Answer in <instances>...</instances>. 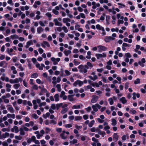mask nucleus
<instances>
[{
  "label": "nucleus",
  "mask_w": 146,
  "mask_h": 146,
  "mask_svg": "<svg viewBox=\"0 0 146 146\" xmlns=\"http://www.w3.org/2000/svg\"><path fill=\"white\" fill-rule=\"evenodd\" d=\"M95 56L98 59H99L100 58L106 57V52H104L102 54L97 53L95 54Z\"/></svg>",
  "instance_id": "f257e3e1"
},
{
  "label": "nucleus",
  "mask_w": 146,
  "mask_h": 146,
  "mask_svg": "<svg viewBox=\"0 0 146 146\" xmlns=\"http://www.w3.org/2000/svg\"><path fill=\"white\" fill-rule=\"evenodd\" d=\"M83 84V82L79 80H77L75 81L73 84V85L74 86H76L77 85L80 86H81Z\"/></svg>",
  "instance_id": "f03ea898"
},
{
  "label": "nucleus",
  "mask_w": 146,
  "mask_h": 146,
  "mask_svg": "<svg viewBox=\"0 0 146 146\" xmlns=\"http://www.w3.org/2000/svg\"><path fill=\"white\" fill-rule=\"evenodd\" d=\"M51 60L53 62V64L54 65L57 64L58 62L60 61V58H56L54 57H51Z\"/></svg>",
  "instance_id": "7ed1b4c3"
},
{
  "label": "nucleus",
  "mask_w": 146,
  "mask_h": 146,
  "mask_svg": "<svg viewBox=\"0 0 146 146\" xmlns=\"http://www.w3.org/2000/svg\"><path fill=\"white\" fill-rule=\"evenodd\" d=\"M97 47L99 50V52H100L101 51H106L107 49L106 47L102 45L98 46Z\"/></svg>",
  "instance_id": "20e7f679"
},
{
  "label": "nucleus",
  "mask_w": 146,
  "mask_h": 146,
  "mask_svg": "<svg viewBox=\"0 0 146 146\" xmlns=\"http://www.w3.org/2000/svg\"><path fill=\"white\" fill-rule=\"evenodd\" d=\"M40 134H39L36 135L37 138L38 139H40V137H42L43 135L45 133L43 129L40 131Z\"/></svg>",
  "instance_id": "39448f33"
},
{
  "label": "nucleus",
  "mask_w": 146,
  "mask_h": 146,
  "mask_svg": "<svg viewBox=\"0 0 146 146\" xmlns=\"http://www.w3.org/2000/svg\"><path fill=\"white\" fill-rule=\"evenodd\" d=\"M98 99V97L94 96H92V98L91 100V102L92 103H94L96 102Z\"/></svg>",
  "instance_id": "423d86ee"
},
{
  "label": "nucleus",
  "mask_w": 146,
  "mask_h": 146,
  "mask_svg": "<svg viewBox=\"0 0 146 146\" xmlns=\"http://www.w3.org/2000/svg\"><path fill=\"white\" fill-rule=\"evenodd\" d=\"M41 46L43 48H45L46 46L49 47L50 45L48 42L46 41H44L41 44Z\"/></svg>",
  "instance_id": "0eeeda50"
},
{
  "label": "nucleus",
  "mask_w": 146,
  "mask_h": 146,
  "mask_svg": "<svg viewBox=\"0 0 146 146\" xmlns=\"http://www.w3.org/2000/svg\"><path fill=\"white\" fill-rule=\"evenodd\" d=\"M11 131L12 132H15V133H17L19 131L18 127L16 126H14L11 129Z\"/></svg>",
  "instance_id": "6e6552de"
},
{
  "label": "nucleus",
  "mask_w": 146,
  "mask_h": 146,
  "mask_svg": "<svg viewBox=\"0 0 146 146\" xmlns=\"http://www.w3.org/2000/svg\"><path fill=\"white\" fill-rule=\"evenodd\" d=\"M82 106L81 104L78 105H75L72 106V108L73 109H80L81 108V106Z\"/></svg>",
  "instance_id": "1a4fd4ad"
},
{
  "label": "nucleus",
  "mask_w": 146,
  "mask_h": 146,
  "mask_svg": "<svg viewBox=\"0 0 146 146\" xmlns=\"http://www.w3.org/2000/svg\"><path fill=\"white\" fill-rule=\"evenodd\" d=\"M114 39V38H113L111 36H109L108 37H106L104 39V40L106 42H107L110 40H113Z\"/></svg>",
  "instance_id": "9d476101"
},
{
  "label": "nucleus",
  "mask_w": 146,
  "mask_h": 146,
  "mask_svg": "<svg viewBox=\"0 0 146 146\" xmlns=\"http://www.w3.org/2000/svg\"><path fill=\"white\" fill-rule=\"evenodd\" d=\"M8 106L9 107L7 108V110L11 113H14V110L12 106L9 105H7V107Z\"/></svg>",
  "instance_id": "9b49d317"
},
{
  "label": "nucleus",
  "mask_w": 146,
  "mask_h": 146,
  "mask_svg": "<svg viewBox=\"0 0 146 146\" xmlns=\"http://www.w3.org/2000/svg\"><path fill=\"white\" fill-rule=\"evenodd\" d=\"M54 23L55 25L58 26L60 27H61L62 26V24L59 22L57 19H55L54 20Z\"/></svg>",
  "instance_id": "f8f14e48"
},
{
  "label": "nucleus",
  "mask_w": 146,
  "mask_h": 146,
  "mask_svg": "<svg viewBox=\"0 0 146 146\" xmlns=\"http://www.w3.org/2000/svg\"><path fill=\"white\" fill-rule=\"evenodd\" d=\"M9 135V133L5 132L0 137V139H2L3 138L5 139L6 137H8Z\"/></svg>",
  "instance_id": "ddd939ff"
},
{
  "label": "nucleus",
  "mask_w": 146,
  "mask_h": 146,
  "mask_svg": "<svg viewBox=\"0 0 146 146\" xmlns=\"http://www.w3.org/2000/svg\"><path fill=\"white\" fill-rule=\"evenodd\" d=\"M7 64L5 61H3L0 62V66L3 68H5L7 67Z\"/></svg>",
  "instance_id": "4468645a"
},
{
  "label": "nucleus",
  "mask_w": 146,
  "mask_h": 146,
  "mask_svg": "<svg viewBox=\"0 0 146 146\" xmlns=\"http://www.w3.org/2000/svg\"><path fill=\"white\" fill-rule=\"evenodd\" d=\"M41 4L40 2L39 1H37L35 2L34 5H33V7L35 8L37 7V5H39Z\"/></svg>",
  "instance_id": "2eb2a0df"
},
{
  "label": "nucleus",
  "mask_w": 146,
  "mask_h": 146,
  "mask_svg": "<svg viewBox=\"0 0 146 146\" xmlns=\"http://www.w3.org/2000/svg\"><path fill=\"white\" fill-rule=\"evenodd\" d=\"M54 100L56 102H58L59 100V95L58 94H56L54 96Z\"/></svg>",
  "instance_id": "dca6fc26"
},
{
  "label": "nucleus",
  "mask_w": 146,
  "mask_h": 146,
  "mask_svg": "<svg viewBox=\"0 0 146 146\" xmlns=\"http://www.w3.org/2000/svg\"><path fill=\"white\" fill-rule=\"evenodd\" d=\"M13 51V49L11 48L10 49L8 48L7 49V52L8 54L10 56H12L13 54H12L11 53Z\"/></svg>",
  "instance_id": "f3484780"
},
{
  "label": "nucleus",
  "mask_w": 146,
  "mask_h": 146,
  "mask_svg": "<svg viewBox=\"0 0 146 146\" xmlns=\"http://www.w3.org/2000/svg\"><path fill=\"white\" fill-rule=\"evenodd\" d=\"M96 29L99 30H102V31H104V28L102 27V26H100L99 24H97L96 25Z\"/></svg>",
  "instance_id": "a211bd4d"
},
{
  "label": "nucleus",
  "mask_w": 146,
  "mask_h": 146,
  "mask_svg": "<svg viewBox=\"0 0 146 146\" xmlns=\"http://www.w3.org/2000/svg\"><path fill=\"white\" fill-rule=\"evenodd\" d=\"M119 100L121 103L123 104H125L126 103L127 100L125 97H123L119 99Z\"/></svg>",
  "instance_id": "6ab92c4d"
},
{
  "label": "nucleus",
  "mask_w": 146,
  "mask_h": 146,
  "mask_svg": "<svg viewBox=\"0 0 146 146\" xmlns=\"http://www.w3.org/2000/svg\"><path fill=\"white\" fill-rule=\"evenodd\" d=\"M73 76L74 78L81 79L82 78V76L78 74H73Z\"/></svg>",
  "instance_id": "aec40b11"
},
{
  "label": "nucleus",
  "mask_w": 146,
  "mask_h": 146,
  "mask_svg": "<svg viewBox=\"0 0 146 146\" xmlns=\"http://www.w3.org/2000/svg\"><path fill=\"white\" fill-rule=\"evenodd\" d=\"M111 125L113 126H115L117 125V122L116 120L114 118H112L111 119Z\"/></svg>",
  "instance_id": "412c9836"
},
{
  "label": "nucleus",
  "mask_w": 146,
  "mask_h": 146,
  "mask_svg": "<svg viewBox=\"0 0 146 146\" xmlns=\"http://www.w3.org/2000/svg\"><path fill=\"white\" fill-rule=\"evenodd\" d=\"M63 22L64 23H66L70 22V20L69 18H64L63 19Z\"/></svg>",
  "instance_id": "4be33fe9"
},
{
  "label": "nucleus",
  "mask_w": 146,
  "mask_h": 146,
  "mask_svg": "<svg viewBox=\"0 0 146 146\" xmlns=\"http://www.w3.org/2000/svg\"><path fill=\"white\" fill-rule=\"evenodd\" d=\"M11 70L13 71V73L14 74H16L17 73V71L16 70L15 67L13 66H12L11 67Z\"/></svg>",
  "instance_id": "5701e85b"
},
{
  "label": "nucleus",
  "mask_w": 146,
  "mask_h": 146,
  "mask_svg": "<svg viewBox=\"0 0 146 146\" xmlns=\"http://www.w3.org/2000/svg\"><path fill=\"white\" fill-rule=\"evenodd\" d=\"M74 95H69L68 96V100L70 102H72L74 101V98L73 96H74Z\"/></svg>",
  "instance_id": "b1692460"
},
{
  "label": "nucleus",
  "mask_w": 146,
  "mask_h": 146,
  "mask_svg": "<svg viewBox=\"0 0 146 146\" xmlns=\"http://www.w3.org/2000/svg\"><path fill=\"white\" fill-rule=\"evenodd\" d=\"M19 131H20V135L23 136L25 135V133L23 128H20Z\"/></svg>",
  "instance_id": "393cba45"
},
{
  "label": "nucleus",
  "mask_w": 146,
  "mask_h": 146,
  "mask_svg": "<svg viewBox=\"0 0 146 146\" xmlns=\"http://www.w3.org/2000/svg\"><path fill=\"white\" fill-rule=\"evenodd\" d=\"M43 29L41 27H38L37 29V31L38 33L40 34L41 32H43Z\"/></svg>",
  "instance_id": "a878e982"
},
{
  "label": "nucleus",
  "mask_w": 146,
  "mask_h": 146,
  "mask_svg": "<svg viewBox=\"0 0 146 146\" xmlns=\"http://www.w3.org/2000/svg\"><path fill=\"white\" fill-rule=\"evenodd\" d=\"M88 77L91 80L93 81L95 80L98 78V76L96 75H94L93 77L92 76H88Z\"/></svg>",
  "instance_id": "bb28decb"
},
{
  "label": "nucleus",
  "mask_w": 146,
  "mask_h": 146,
  "mask_svg": "<svg viewBox=\"0 0 146 146\" xmlns=\"http://www.w3.org/2000/svg\"><path fill=\"white\" fill-rule=\"evenodd\" d=\"M10 38L11 39H18V36L16 34L11 35L10 36Z\"/></svg>",
  "instance_id": "cd10ccee"
},
{
  "label": "nucleus",
  "mask_w": 146,
  "mask_h": 146,
  "mask_svg": "<svg viewBox=\"0 0 146 146\" xmlns=\"http://www.w3.org/2000/svg\"><path fill=\"white\" fill-rule=\"evenodd\" d=\"M88 69V66L87 65H85L84 67L82 68V70L83 71L84 73H86L87 72V69Z\"/></svg>",
  "instance_id": "c85d7f7f"
},
{
  "label": "nucleus",
  "mask_w": 146,
  "mask_h": 146,
  "mask_svg": "<svg viewBox=\"0 0 146 146\" xmlns=\"http://www.w3.org/2000/svg\"><path fill=\"white\" fill-rule=\"evenodd\" d=\"M71 53V51L70 50H65L64 51V54L66 56H68Z\"/></svg>",
  "instance_id": "c756f323"
},
{
  "label": "nucleus",
  "mask_w": 146,
  "mask_h": 146,
  "mask_svg": "<svg viewBox=\"0 0 146 146\" xmlns=\"http://www.w3.org/2000/svg\"><path fill=\"white\" fill-rule=\"evenodd\" d=\"M20 86V84L19 83L13 85V87L15 89H18Z\"/></svg>",
  "instance_id": "7c9ffc66"
},
{
  "label": "nucleus",
  "mask_w": 146,
  "mask_h": 146,
  "mask_svg": "<svg viewBox=\"0 0 146 146\" xmlns=\"http://www.w3.org/2000/svg\"><path fill=\"white\" fill-rule=\"evenodd\" d=\"M82 119V117L80 116H75V117L74 121H77L78 120H80Z\"/></svg>",
  "instance_id": "2f4dec72"
},
{
  "label": "nucleus",
  "mask_w": 146,
  "mask_h": 146,
  "mask_svg": "<svg viewBox=\"0 0 146 146\" xmlns=\"http://www.w3.org/2000/svg\"><path fill=\"white\" fill-rule=\"evenodd\" d=\"M95 121L94 120H92L90 123H89L88 125V126L90 127H92L93 125L95 123Z\"/></svg>",
  "instance_id": "473e14b6"
},
{
  "label": "nucleus",
  "mask_w": 146,
  "mask_h": 146,
  "mask_svg": "<svg viewBox=\"0 0 146 146\" xmlns=\"http://www.w3.org/2000/svg\"><path fill=\"white\" fill-rule=\"evenodd\" d=\"M38 76V74L37 73H34L31 75V77L33 78H36Z\"/></svg>",
  "instance_id": "72a5a7b5"
},
{
  "label": "nucleus",
  "mask_w": 146,
  "mask_h": 146,
  "mask_svg": "<svg viewBox=\"0 0 146 146\" xmlns=\"http://www.w3.org/2000/svg\"><path fill=\"white\" fill-rule=\"evenodd\" d=\"M78 142L77 140L75 139H74L73 140L71 141L70 142V145L74 144L77 143Z\"/></svg>",
  "instance_id": "f704fd0d"
},
{
  "label": "nucleus",
  "mask_w": 146,
  "mask_h": 146,
  "mask_svg": "<svg viewBox=\"0 0 146 146\" xmlns=\"http://www.w3.org/2000/svg\"><path fill=\"white\" fill-rule=\"evenodd\" d=\"M46 21H45L44 22L42 21H40L39 22V23L40 26L44 27L45 26V24H46Z\"/></svg>",
  "instance_id": "c9c22d12"
},
{
  "label": "nucleus",
  "mask_w": 146,
  "mask_h": 146,
  "mask_svg": "<svg viewBox=\"0 0 146 146\" xmlns=\"http://www.w3.org/2000/svg\"><path fill=\"white\" fill-rule=\"evenodd\" d=\"M108 101L109 102L110 104L111 105L113 104V99L112 98H110L108 99Z\"/></svg>",
  "instance_id": "e433bc0d"
},
{
  "label": "nucleus",
  "mask_w": 146,
  "mask_h": 146,
  "mask_svg": "<svg viewBox=\"0 0 146 146\" xmlns=\"http://www.w3.org/2000/svg\"><path fill=\"white\" fill-rule=\"evenodd\" d=\"M68 110V109L67 108H65L62 109L61 110V113L63 114L65 113Z\"/></svg>",
  "instance_id": "4c0bfd02"
},
{
  "label": "nucleus",
  "mask_w": 146,
  "mask_h": 146,
  "mask_svg": "<svg viewBox=\"0 0 146 146\" xmlns=\"http://www.w3.org/2000/svg\"><path fill=\"white\" fill-rule=\"evenodd\" d=\"M121 49L120 47H117L116 50L115 52V53L116 55L118 54L119 52L121 50Z\"/></svg>",
  "instance_id": "58836bf2"
},
{
  "label": "nucleus",
  "mask_w": 146,
  "mask_h": 146,
  "mask_svg": "<svg viewBox=\"0 0 146 146\" xmlns=\"http://www.w3.org/2000/svg\"><path fill=\"white\" fill-rule=\"evenodd\" d=\"M92 108L94 111L96 112L98 111V109L97 108L96 104H95V105H92Z\"/></svg>",
  "instance_id": "ea45409f"
},
{
  "label": "nucleus",
  "mask_w": 146,
  "mask_h": 146,
  "mask_svg": "<svg viewBox=\"0 0 146 146\" xmlns=\"http://www.w3.org/2000/svg\"><path fill=\"white\" fill-rule=\"evenodd\" d=\"M38 86L35 84H34L32 86V89L33 90H37L38 89Z\"/></svg>",
  "instance_id": "a19ab883"
},
{
  "label": "nucleus",
  "mask_w": 146,
  "mask_h": 146,
  "mask_svg": "<svg viewBox=\"0 0 146 146\" xmlns=\"http://www.w3.org/2000/svg\"><path fill=\"white\" fill-rule=\"evenodd\" d=\"M56 87L57 89V91L60 92L61 91V86L60 84H57L56 86Z\"/></svg>",
  "instance_id": "79ce46f5"
},
{
  "label": "nucleus",
  "mask_w": 146,
  "mask_h": 146,
  "mask_svg": "<svg viewBox=\"0 0 146 146\" xmlns=\"http://www.w3.org/2000/svg\"><path fill=\"white\" fill-rule=\"evenodd\" d=\"M62 103H60L56 104V109L57 110H58L60 107L62 106Z\"/></svg>",
  "instance_id": "37998d69"
},
{
  "label": "nucleus",
  "mask_w": 146,
  "mask_h": 146,
  "mask_svg": "<svg viewBox=\"0 0 146 146\" xmlns=\"http://www.w3.org/2000/svg\"><path fill=\"white\" fill-rule=\"evenodd\" d=\"M53 110H55L56 109V104H51L50 108Z\"/></svg>",
  "instance_id": "c03bdc74"
},
{
  "label": "nucleus",
  "mask_w": 146,
  "mask_h": 146,
  "mask_svg": "<svg viewBox=\"0 0 146 146\" xmlns=\"http://www.w3.org/2000/svg\"><path fill=\"white\" fill-rule=\"evenodd\" d=\"M60 136L61 138L63 139H65L67 138V137L65 136V134H64V133H61Z\"/></svg>",
  "instance_id": "a18cd8bd"
},
{
  "label": "nucleus",
  "mask_w": 146,
  "mask_h": 146,
  "mask_svg": "<svg viewBox=\"0 0 146 146\" xmlns=\"http://www.w3.org/2000/svg\"><path fill=\"white\" fill-rule=\"evenodd\" d=\"M113 138L116 140V141H117L118 139V136L117 135V133H114L113 135Z\"/></svg>",
  "instance_id": "49530a36"
},
{
  "label": "nucleus",
  "mask_w": 146,
  "mask_h": 146,
  "mask_svg": "<svg viewBox=\"0 0 146 146\" xmlns=\"http://www.w3.org/2000/svg\"><path fill=\"white\" fill-rule=\"evenodd\" d=\"M125 56L126 58H130L131 57V55L129 52H128V53H125Z\"/></svg>",
  "instance_id": "de8ad7c7"
},
{
  "label": "nucleus",
  "mask_w": 146,
  "mask_h": 146,
  "mask_svg": "<svg viewBox=\"0 0 146 146\" xmlns=\"http://www.w3.org/2000/svg\"><path fill=\"white\" fill-rule=\"evenodd\" d=\"M140 79L138 78L134 81V83L135 84H137L140 83Z\"/></svg>",
  "instance_id": "09e8293b"
},
{
  "label": "nucleus",
  "mask_w": 146,
  "mask_h": 146,
  "mask_svg": "<svg viewBox=\"0 0 146 146\" xmlns=\"http://www.w3.org/2000/svg\"><path fill=\"white\" fill-rule=\"evenodd\" d=\"M62 29L65 33H67L68 31V30L67 29V28L65 26L63 27H62Z\"/></svg>",
  "instance_id": "8fccbe9b"
},
{
  "label": "nucleus",
  "mask_w": 146,
  "mask_h": 146,
  "mask_svg": "<svg viewBox=\"0 0 146 146\" xmlns=\"http://www.w3.org/2000/svg\"><path fill=\"white\" fill-rule=\"evenodd\" d=\"M42 88L41 89V90H40V91L41 92H42L43 93H46V92H47V90L45 88H44V86H43Z\"/></svg>",
  "instance_id": "3c124183"
},
{
  "label": "nucleus",
  "mask_w": 146,
  "mask_h": 146,
  "mask_svg": "<svg viewBox=\"0 0 146 146\" xmlns=\"http://www.w3.org/2000/svg\"><path fill=\"white\" fill-rule=\"evenodd\" d=\"M50 123L53 124L54 125H55L56 124L57 122L54 119H52L50 121Z\"/></svg>",
  "instance_id": "603ef678"
},
{
  "label": "nucleus",
  "mask_w": 146,
  "mask_h": 146,
  "mask_svg": "<svg viewBox=\"0 0 146 146\" xmlns=\"http://www.w3.org/2000/svg\"><path fill=\"white\" fill-rule=\"evenodd\" d=\"M73 62L74 65L76 66L80 64V62L75 59L74 60Z\"/></svg>",
  "instance_id": "864d4df0"
},
{
  "label": "nucleus",
  "mask_w": 146,
  "mask_h": 146,
  "mask_svg": "<svg viewBox=\"0 0 146 146\" xmlns=\"http://www.w3.org/2000/svg\"><path fill=\"white\" fill-rule=\"evenodd\" d=\"M50 115V113L49 112L46 113L45 115H43V117L46 119L47 117H48Z\"/></svg>",
  "instance_id": "5fc2aeb1"
},
{
  "label": "nucleus",
  "mask_w": 146,
  "mask_h": 146,
  "mask_svg": "<svg viewBox=\"0 0 146 146\" xmlns=\"http://www.w3.org/2000/svg\"><path fill=\"white\" fill-rule=\"evenodd\" d=\"M46 103L45 102H40V104H39V106L40 107H42L43 106H45L46 105Z\"/></svg>",
  "instance_id": "6e6d98bb"
},
{
  "label": "nucleus",
  "mask_w": 146,
  "mask_h": 146,
  "mask_svg": "<svg viewBox=\"0 0 146 146\" xmlns=\"http://www.w3.org/2000/svg\"><path fill=\"white\" fill-rule=\"evenodd\" d=\"M117 4L119 5H120V6L118 7V8L119 9H121V8H123V7H125V5H123V4H121V3H118Z\"/></svg>",
  "instance_id": "4d7b16f0"
},
{
  "label": "nucleus",
  "mask_w": 146,
  "mask_h": 146,
  "mask_svg": "<svg viewBox=\"0 0 146 146\" xmlns=\"http://www.w3.org/2000/svg\"><path fill=\"white\" fill-rule=\"evenodd\" d=\"M105 13H103L102 15L100 18V20L101 21H104L105 19Z\"/></svg>",
  "instance_id": "13d9d810"
},
{
  "label": "nucleus",
  "mask_w": 146,
  "mask_h": 146,
  "mask_svg": "<svg viewBox=\"0 0 146 146\" xmlns=\"http://www.w3.org/2000/svg\"><path fill=\"white\" fill-rule=\"evenodd\" d=\"M122 46H124V47L128 46L129 47L131 46L130 44H127L125 43H123L122 44Z\"/></svg>",
  "instance_id": "bf43d9fd"
},
{
  "label": "nucleus",
  "mask_w": 146,
  "mask_h": 146,
  "mask_svg": "<svg viewBox=\"0 0 146 146\" xmlns=\"http://www.w3.org/2000/svg\"><path fill=\"white\" fill-rule=\"evenodd\" d=\"M64 72L66 75L67 76H69L71 74V73L67 70H65Z\"/></svg>",
  "instance_id": "052dcab7"
},
{
  "label": "nucleus",
  "mask_w": 146,
  "mask_h": 146,
  "mask_svg": "<svg viewBox=\"0 0 146 146\" xmlns=\"http://www.w3.org/2000/svg\"><path fill=\"white\" fill-rule=\"evenodd\" d=\"M129 113L131 114H134L136 113V111L134 110H130L129 111Z\"/></svg>",
  "instance_id": "680f3d73"
},
{
  "label": "nucleus",
  "mask_w": 146,
  "mask_h": 146,
  "mask_svg": "<svg viewBox=\"0 0 146 146\" xmlns=\"http://www.w3.org/2000/svg\"><path fill=\"white\" fill-rule=\"evenodd\" d=\"M85 110L87 112H89L92 110L91 107L89 106L87 108H85Z\"/></svg>",
  "instance_id": "e2e57ef3"
},
{
  "label": "nucleus",
  "mask_w": 146,
  "mask_h": 146,
  "mask_svg": "<svg viewBox=\"0 0 146 146\" xmlns=\"http://www.w3.org/2000/svg\"><path fill=\"white\" fill-rule=\"evenodd\" d=\"M32 116L33 118H35V119H37L38 117V116L36 114H33Z\"/></svg>",
  "instance_id": "0e129e2a"
},
{
  "label": "nucleus",
  "mask_w": 146,
  "mask_h": 146,
  "mask_svg": "<svg viewBox=\"0 0 146 146\" xmlns=\"http://www.w3.org/2000/svg\"><path fill=\"white\" fill-rule=\"evenodd\" d=\"M15 139L18 140H21L22 139V137L19 136H15Z\"/></svg>",
  "instance_id": "69168bd1"
},
{
  "label": "nucleus",
  "mask_w": 146,
  "mask_h": 146,
  "mask_svg": "<svg viewBox=\"0 0 146 146\" xmlns=\"http://www.w3.org/2000/svg\"><path fill=\"white\" fill-rule=\"evenodd\" d=\"M38 51L40 54H42L44 51L43 49L41 48H39Z\"/></svg>",
  "instance_id": "338daca9"
},
{
  "label": "nucleus",
  "mask_w": 146,
  "mask_h": 146,
  "mask_svg": "<svg viewBox=\"0 0 146 146\" xmlns=\"http://www.w3.org/2000/svg\"><path fill=\"white\" fill-rule=\"evenodd\" d=\"M123 23L124 21L123 20L119 19L117 22L118 25H119L120 24H123Z\"/></svg>",
  "instance_id": "774afa93"
}]
</instances>
